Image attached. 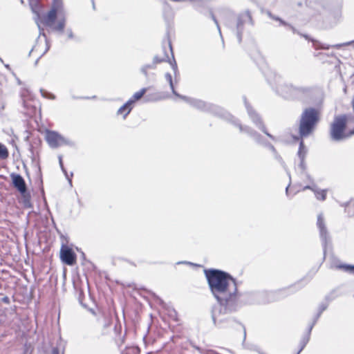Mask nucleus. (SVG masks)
<instances>
[{
  "instance_id": "17",
  "label": "nucleus",
  "mask_w": 354,
  "mask_h": 354,
  "mask_svg": "<svg viewBox=\"0 0 354 354\" xmlns=\"http://www.w3.org/2000/svg\"><path fill=\"white\" fill-rule=\"evenodd\" d=\"M306 153V149L304 145L303 141H301L300 144H299V149L298 151V156L301 159V166H303L304 160Z\"/></svg>"
},
{
  "instance_id": "4",
  "label": "nucleus",
  "mask_w": 354,
  "mask_h": 354,
  "mask_svg": "<svg viewBox=\"0 0 354 354\" xmlns=\"http://www.w3.org/2000/svg\"><path fill=\"white\" fill-rule=\"evenodd\" d=\"M347 118L346 115H339L335 118L330 125V138L336 142L346 140L354 135V129L347 131Z\"/></svg>"
},
{
  "instance_id": "7",
  "label": "nucleus",
  "mask_w": 354,
  "mask_h": 354,
  "mask_svg": "<svg viewBox=\"0 0 354 354\" xmlns=\"http://www.w3.org/2000/svg\"><path fill=\"white\" fill-rule=\"evenodd\" d=\"M21 95L24 106L26 109V113L28 115H32L36 111V101L30 92L27 89L24 90Z\"/></svg>"
},
{
  "instance_id": "15",
  "label": "nucleus",
  "mask_w": 354,
  "mask_h": 354,
  "mask_svg": "<svg viewBox=\"0 0 354 354\" xmlns=\"http://www.w3.org/2000/svg\"><path fill=\"white\" fill-rule=\"evenodd\" d=\"M133 107V105L132 104V101H127L118 110L117 114L122 115L123 118L125 119L126 117L129 114V113L132 110Z\"/></svg>"
},
{
  "instance_id": "18",
  "label": "nucleus",
  "mask_w": 354,
  "mask_h": 354,
  "mask_svg": "<svg viewBox=\"0 0 354 354\" xmlns=\"http://www.w3.org/2000/svg\"><path fill=\"white\" fill-rule=\"evenodd\" d=\"M165 79H166L167 82H168V83L169 84L170 88H171V91L174 93V95H175L177 97H179L180 95L178 94L175 91V88H174V84H173V81H172L171 75L170 73H167L165 74Z\"/></svg>"
},
{
  "instance_id": "40",
  "label": "nucleus",
  "mask_w": 354,
  "mask_h": 354,
  "mask_svg": "<svg viewBox=\"0 0 354 354\" xmlns=\"http://www.w3.org/2000/svg\"><path fill=\"white\" fill-rule=\"evenodd\" d=\"M169 45L170 49L171 50V44L169 43Z\"/></svg>"
},
{
  "instance_id": "36",
  "label": "nucleus",
  "mask_w": 354,
  "mask_h": 354,
  "mask_svg": "<svg viewBox=\"0 0 354 354\" xmlns=\"http://www.w3.org/2000/svg\"><path fill=\"white\" fill-rule=\"evenodd\" d=\"M68 37L69 38H72L73 37V34H72L71 32L68 33Z\"/></svg>"
},
{
  "instance_id": "1",
  "label": "nucleus",
  "mask_w": 354,
  "mask_h": 354,
  "mask_svg": "<svg viewBox=\"0 0 354 354\" xmlns=\"http://www.w3.org/2000/svg\"><path fill=\"white\" fill-rule=\"evenodd\" d=\"M205 276L211 292L219 304L212 311L214 324L219 325L227 319L226 315L238 306L237 285L228 273L218 270H205Z\"/></svg>"
},
{
  "instance_id": "12",
  "label": "nucleus",
  "mask_w": 354,
  "mask_h": 354,
  "mask_svg": "<svg viewBox=\"0 0 354 354\" xmlns=\"http://www.w3.org/2000/svg\"><path fill=\"white\" fill-rule=\"evenodd\" d=\"M60 258L66 264L72 266L75 262L76 255L71 248L63 245L60 250Z\"/></svg>"
},
{
  "instance_id": "14",
  "label": "nucleus",
  "mask_w": 354,
  "mask_h": 354,
  "mask_svg": "<svg viewBox=\"0 0 354 354\" xmlns=\"http://www.w3.org/2000/svg\"><path fill=\"white\" fill-rule=\"evenodd\" d=\"M310 189L312 190L317 200L324 201L326 198L327 189H319L315 185H307L303 188V190Z\"/></svg>"
},
{
  "instance_id": "25",
  "label": "nucleus",
  "mask_w": 354,
  "mask_h": 354,
  "mask_svg": "<svg viewBox=\"0 0 354 354\" xmlns=\"http://www.w3.org/2000/svg\"><path fill=\"white\" fill-rule=\"evenodd\" d=\"M167 59H169V57L167 56L166 57H165V58H162V59H159L158 57L156 56L153 58V64L155 66V65L156 64L160 63L162 62L167 61Z\"/></svg>"
},
{
  "instance_id": "37",
  "label": "nucleus",
  "mask_w": 354,
  "mask_h": 354,
  "mask_svg": "<svg viewBox=\"0 0 354 354\" xmlns=\"http://www.w3.org/2000/svg\"><path fill=\"white\" fill-rule=\"evenodd\" d=\"M92 4H93V8L95 9V5L94 1H92Z\"/></svg>"
},
{
  "instance_id": "31",
  "label": "nucleus",
  "mask_w": 354,
  "mask_h": 354,
  "mask_svg": "<svg viewBox=\"0 0 354 354\" xmlns=\"http://www.w3.org/2000/svg\"><path fill=\"white\" fill-rule=\"evenodd\" d=\"M353 42H354V41H353ZM351 43H353V41L347 42V43H345V44H337V45H336V46H335V47H337V48H339V47H341V46H347V45H349V44H351Z\"/></svg>"
},
{
  "instance_id": "28",
  "label": "nucleus",
  "mask_w": 354,
  "mask_h": 354,
  "mask_svg": "<svg viewBox=\"0 0 354 354\" xmlns=\"http://www.w3.org/2000/svg\"><path fill=\"white\" fill-rule=\"evenodd\" d=\"M308 340V339H305V340H304V341H303V344H302V346H301V348H300V349H299V351H298L295 354H299V353L302 351V349H303V348H304V346H306V343H307Z\"/></svg>"
},
{
  "instance_id": "22",
  "label": "nucleus",
  "mask_w": 354,
  "mask_h": 354,
  "mask_svg": "<svg viewBox=\"0 0 354 354\" xmlns=\"http://www.w3.org/2000/svg\"><path fill=\"white\" fill-rule=\"evenodd\" d=\"M23 195V203L25 207H30L31 203L30 200V195L27 194L26 192Z\"/></svg>"
},
{
  "instance_id": "24",
  "label": "nucleus",
  "mask_w": 354,
  "mask_h": 354,
  "mask_svg": "<svg viewBox=\"0 0 354 354\" xmlns=\"http://www.w3.org/2000/svg\"><path fill=\"white\" fill-rule=\"evenodd\" d=\"M155 66H153V64H147V65H145L143 66L142 68H141V71L142 73L145 75L147 76V71L150 68H154Z\"/></svg>"
},
{
  "instance_id": "19",
  "label": "nucleus",
  "mask_w": 354,
  "mask_h": 354,
  "mask_svg": "<svg viewBox=\"0 0 354 354\" xmlns=\"http://www.w3.org/2000/svg\"><path fill=\"white\" fill-rule=\"evenodd\" d=\"M8 155L9 153L6 147L0 143V158L6 159L8 157Z\"/></svg>"
},
{
  "instance_id": "16",
  "label": "nucleus",
  "mask_w": 354,
  "mask_h": 354,
  "mask_svg": "<svg viewBox=\"0 0 354 354\" xmlns=\"http://www.w3.org/2000/svg\"><path fill=\"white\" fill-rule=\"evenodd\" d=\"M147 88H143L139 91L135 93L131 98H130L128 101H132V104L133 105L136 101L140 100L147 92Z\"/></svg>"
},
{
  "instance_id": "9",
  "label": "nucleus",
  "mask_w": 354,
  "mask_h": 354,
  "mask_svg": "<svg viewBox=\"0 0 354 354\" xmlns=\"http://www.w3.org/2000/svg\"><path fill=\"white\" fill-rule=\"evenodd\" d=\"M249 23H252V17L248 11H246L239 15L236 25V32L239 43H241L242 41L241 34L243 30V26L245 24Z\"/></svg>"
},
{
  "instance_id": "2",
  "label": "nucleus",
  "mask_w": 354,
  "mask_h": 354,
  "mask_svg": "<svg viewBox=\"0 0 354 354\" xmlns=\"http://www.w3.org/2000/svg\"><path fill=\"white\" fill-rule=\"evenodd\" d=\"M33 12L36 14L35 22L39 30V36L36 44L32 47L31 52H37L39 57L43 56L48 50L50 46L44 32V29L41 28L40 24L53 28L57 15H63L64 9L62 0H53L52 8L49 12L43 17L42 19L37 10L36 8H32Z\"/></svg>"
},
{
  "instance_id": "13",
  "label": "nucleus",
  "mask_w": 354,
  "mask_h": 354,
  "mask_svg": "<svg viewBox=\"0 0 354 354\" xmlns=\"http://www.w3.org/2000/svg\"><path fill=\"white\" fill-rule=\"evenodd\" d=\"M14 187L21 194L26 192V185L23 177L17 174H12L10 175Z\"/></svg>"
},
{
  "instance_id": "3",
  "label": "nucleus",
  "mask_w": 354,
  "mask_h": 354,
  "mask_svg": "<svg viewBox=\"0 0 354 354\" xmlns=\"http://www.w3.org/2000/svg\"><path fill=\"white\" fill-rule=\"evenodd\" d=\"M178 97L186 101L193 107L202 110V111H208L212 112L216 115H218L220 116L224 117L226 120L232 122L234 124L236 125L240 130V132L245 133L248 134L252 138H253L257 142L262 145H266L263 141L260 139V135L256 131L251 129V128L248 127H243L240 123L236 122L232 115L230 113L224 111L221 108L218 106L207 104L206 102L194 98H189L184 95H180Z\"/></svg>"
},
{
  "instance_id": "33",
  "label": "nucleus",
  "mask_w": 354,
  "mask_h": 354,
  "mask_svg": "<svg viewBox=\"0 0 354 354\" xmlns=\"http://www.w3.org/2000/svg\"><path fill=\"white\" fill-rule=\"evenodd\" d=\"M326 306H323L319 311V313L318 315V316H319V315L322 313V312H323L325 309H326Z\"/></svg>"
},
{
  "instance_id": "23",
  "label": "nucleus",
  "mask_w": 354,
  "mask_h": 354,
  "mask_svg": "<svg viewBox=\"0 0 354 354\" xmlns=\"http://www.w3.org/2000/svg\"><path fill=\"white\" fill-rule=\"evenodd\" d=\"M41 95L45 98H48L51 100H54L55 98V96L53 94L49 93L47 91H44V89L40 90Z\"/></svg>"
},
{
  "instance_id": "39",
  "label": "nucleus",
  "mask_w": 354,
  "mask_h": 354,
  "mask_svg": "<svg viewBox=\"0 0 354 354\" xmlns=\"http://www.w3.org/2000/svg\"><path fill=\"white\" fill-rule=\"evenodd\" d=\"M68 180H69V183L71 184V179L68 178Z\"/></svg>"
},
{
  "instance_id": "11",
  "label": "nucleus",
  "mask_w": 354,
  "mask_h": 354,
  "mask_svg": "<svg viewBox=\"0 0 354 354\" xmlns=\"http://www.w3.org/2000/svg\"><path fill=\"white\" fill-rule=\"evenodd\" d=\"M317 226L319 232V236L322 239L323 246L325 248L330 239V236L322 213L317 216Z\"/></svg>"
},
{
  "instance_id": "32",
  "label": "nucleus",
  "mask_w": 354,
  "mask_h": 354,
  "mask_svg": "<svg viewBox=\"0 0 354 354\" xmlns=\"http://www.w3.org/2000/svg\"><path fill=\"white\" fill-rule=\"evenodd\" d=\"M37 3V1H35V0H30V6H31L32 8H33V3Z\"/></svg>"
},
{
  "instance_id": "8",
  "label": "nucleus",
  "mask_w": 354,
  "mask_h": 354,
  "mask_svg": "<svg viewBox=\"0 0 354 354\" xmlns=\"http://www.w3.org/2000/svg\"><path fill=\"white\" fill-rule=\"evenodd\" d=\"M46 140L52 148H57L64 145H71L69 141L66 140L64 137L55 131L47 132Z\"/></svg>"
},
{
  "instance_id": "6",
  "label": "nucleus",
  "mask_w": 354,
  "mask_h": 354,
  "mask_svg": "<svg viewBox=\"0 0 354 354\" xmlns=\"http://www.w3.org/2000/svg\"><path fill=\"white\" fill-rule=\"evenodd\" d=\"M307 91L306 89L295 86L292 84L280 85L277 88V92L284 97H299Z\"/></svg>"
},
{
  "instance_id": "35",
  "label": "nucleus",
  "mask_w": 354,
  "mask_h": 354,
  "mask_svg": "<svg viewBox=\"0 0 354 354\" xmlns=\"http://www.w3.org/2000/svg\"><path fill=\"white\" fill-rule=\"evenodd\" d=\"M274 19H275L276 20H279V21H280L281 24H285V23H284L282 20H281V19H278V18H274Z\"/></svg>"
},
{
  "instance_id": "10",
  "label": "nucleus",
  "mask_w": 354,
  "mask_h": 354,
  "mask_svg": "<svg viewBox=\"0 0 354 354\" xmlns=\"http://www.w3.org/2000/svg\"><path fill=\"white\" fill-rule=\"evenodd\" d=\"M245 107L247 109L248 113L249 116L250 117L252 122L254 123V124L260 129L266 135H267L269 138L274 140V137L268 133L266 131V129L261 120V117L257 114L255 111H254L252 107L249 106V104L247 103L246 101H245Z\"/></svg>"
},
{
  "instance_id": "5",
  "label": "nucleus",
  "mask_w": 354,
  "mask_h": 354,
  "mask_svg": "<svg viewBox=\"0 0 354 354\" xmlns=\"http://www.w3.org/2000/svg\"><path fill=\"white\" fill-rule=\"evenodd\" d=\"M318 122V112L314 109H306L301 117L299 133L301 137L308 136Z\"/></svg>"
},
{
  "instance_id": "29",
  "label": "nucleus",
  "mask_w": 354,
  "mask_h": 354,
  "mask_svg": "<svg viewBox=\"0 0 354 354\" xmlns=\"http://www.w3.org/2000/svg\"><path fill=\"white\" fill-rule=\"evenodd\" d=\"M50 354H63L57 348H53Z\"/></svg>"
},
{
  "instance_id": "38",
  "label": "nucleus",
  "mask_w": 354,
  "mask_h": 354,
  "mask_svg": "<svg viewBox=\"0 0 354 354\" xmlns=\"http://www.w3.org/2000/svg\"><path fill=\"white\" fill-rule=\"evenodd\" d=\"M288 188H289V187H287L286 189V192L287 195H288Z\"/></svg>"
},
{
  "instance_id": "41",
  "label": "nucleus",
  "mask_w": 354,
  "mask_h": 354,
  "mask_svg": "<svg viewBox=\"0 0 354 354\" xmlns=\"http://www.w3.org/2000/svg\"><path fill=\"white\" fill-rule=\"evenodd\" d=\"M322 48H323L328 49V47H324V46H323Z\"/></svg>"
},
{
  "instance_id": "30",
  "label": "nucleus",
  "mask_w": 354,
  "mask_h": 354,
  "mask_svg": "<svg viewBox=\"0 0 354 354\" xmlns=\"http://www.w3.org/2000/svg\"><path fill=\"white\" fill-rule=\"evenodd\" d=\"M171 67H172V68H173V70L174 71V73L176 74V72H177V66H176V64L175 62H174V64H171Z\"/></svg>"
},
{
  "instance_id": "34",
  "label": "nucleus",
  "mask_w": 354,
  "mask_h": 354,
  "mask_svg": "<svg viewBox=\"0 0 354 354\" xmlns=\"http://www.w3.org/2000/svg\"><path fill=\"white\" fill-rule=\"evenodd\" d=\"M268 146L270 147V149L272 151H275V149H274V147H273L272 145H268Z\"/></svg>"
},
{
  "instance_id": "26",
  "label": "nucleus",
  "mask_w": 354,
  "mask_h": 354,
  "mask_svg": "<svg viewBox=\"0 0 354 354\" xmlns=\"http://www.w3.org/2000/svg\"><path fill=\"white\" fill-rule=\"evenodd\" d=\"M59 165H60V167L62 170V171L64 173V174L66 175V176L68 178V174H67V172L66 171V169H64V165H63V162H62V156H59Z\"/></svg>"
},
{
  "instance_id": "20",
  "label": "nucleus",
  "mask_w": 354,
  "mask_h": 354,
  "mask_svg": "<svg viewBox=\"0 0 354 354\" xmlns=\"http://www.w3.org/2000/svg\"><path fill=\"white\" fill-rule=\"evenodd\" d=\"M337 268L343 269L344 271L354 274V266L351 265H339L337 266Z\"/></svg>"
},
{
  "instance_id": "27",
  "label": "nucleus",
  "mask_w": 354,
  "mask_h": 354,
  "mask_svg": "<svg viewBox=\"0 0 354 354\" xmlns=\"http://www.w3.org/2000/svg\"><path fill=\"white\" fill-rule=\"evenodd\" d=\"M211 15H212V19L214 20V23L216 24V25L217 26V28H218V30L219 31V33L221 35V29H220V26L218 25V21L216 20V19L215 18V17H214V15L213 14H212Z\"/></svg>"
},
{
  "instance_id": "21",
  "label": "nucleus",
  "mask_w": 354,
  "mask_h": 354,
  "mask_svg": "<svg viewBox=\"0 0 354 354\" xmlns=\"http://www.w3.org/2000/svg\"><path fill=\"white\" fill-rule=\"evenodd\" d=\"M64 26H65V19H62L58 21V23L56 26H53V28L56 30L63 31Z\"/></svg>"
}]
</instances>
